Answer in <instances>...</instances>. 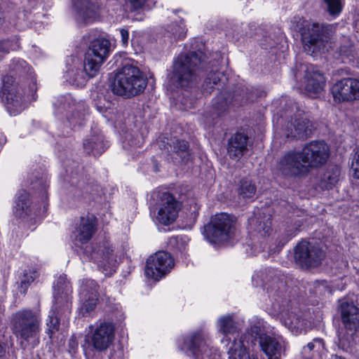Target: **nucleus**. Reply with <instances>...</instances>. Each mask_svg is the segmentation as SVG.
Instances as JSON below:
<instances>
[{"label": "nucleus", "mask_w": 359, "mask_h": 359, "mask_svg": "<svg viewBox=\"0 0 359 359\" xmlns=\"http://www.w3.org/2000/svg\"><path fill=\"white\" fill-rule=\"evenodd\" d=\"M4 22V15L2 12L0 11V25H1Z\"/></svg>", "instance_id": "5fc2aeb1"}, {"label": "nucleus", "mask_w": 359, "mask_h": 359, "mask_svg": "<svg viewBox=\"0 0 359 359\" xmlns=\"http://www.w3.org/2000/svg\"><path fill=\"white\" fill-rule=\"evenodd\" d=\"M47 330L46 333L52 338V335L58 330L59 321L56 316H54V312L48 316L46 320Z\"/></svg>", "instance_id": "de8ad7c7"}, {"label": "nucleus", "mask_w": 359, "mask_h": 359, "mask_svg": "<svg viewBox=\"0 0 359 359\" xmlns=\"http://www.w3.org/2000/svg\"><path fill=\"white\" fill-rule=\"evenodd\" d=\"M259 343L267 359H281L287 348V343L281 336L263 335Z\"/></svg>", "instance_id": "412c9836"}, {"label": "nucleus", "mask_w": 359, "mask_h": 359, "mask_svg": "<svg viewBox=\"0 0 359 359\" xmlns=\"http://www.w3.org/2000/svg\"><path fill=\"white\" fill-rule=\"evenodd\" d=\"M262 276L264 289L273 299L272 309L280 323L294 334L306 331L310 323L303 317V313L299 308L286 299L285 276L273 269H265Z\"/></svg>", "instance_id": "f257e3e1"}, {"label": "nucleus", "mask_w": 359, "mask_h": 359, "mask_svg": "<svg viewBox=\"0 0 359 359\" xmlns=\"http://www.w3.org/2000/svg\"><path fill=\"white\" fill-rule=\"evenodd\" d=\"M36 92V83L32 82L26 92L21 87L16 85L9 86L4 82L2 88L3 100L6 101V106L11 115L16 116L20 114L26 106V97L34 96Z\"/></svg>", "instance_id": "9d476101"}, {"label": "nucleus", "mask_w": 359, "mask_h": 359, "mask_svg": "<svg viewBox=\"0 0 359 359\" xmlns=\"http://www.w3.org/2000/svg\"><path fill=\"white\" fill-rule=\"evenodd\" d=\"M98 285L91 279H84L80 287L81 306L79 313L82 316L89 315L95 308L98 300Z\"/></svg>", "instance_id": "6ab92c4d"}, {"label": "nucleus", "mask_w": 359, "mask_h": 359, "mask_svg": "<svg viewBox=\"0 0 359 359\" xmlns=\"http://www.w3.org/2000/svg\"><path fill=\"white\" fill-rule=\"evenodd\" d=\"M97 108L98 111H100V112H103L102 107L97 106Z\"/></svg>", "instance_id": "4d7b16f0"}, {"label": "nucleus", "mask_w": 359, "mask_h": 359, "mask_svg": "<svg viewBox=\"0 0 359 359\" xmlns=\"http://www.w3.org/2000/svg\"><path fill=\"white\" fill-rule=\"evenodd\" d=\"M301 151L309 170L324 165L330 157V148L324 141H311Z\"/></svg>", "instance_id": "a211bd4d"}, {"label": "nucleus", "mask_w": 359, "mask_h": 359, "mask_svg": "<svg viewBox=\"0 0 359 359\" xmlns=\"http://www.w3.org/2000/svg\"><path fill=\"white\" fill-rule=\"evenodd\" d=\"M262 276L264 289L273 299L272 309L280 323L294 334L306 331L310 323L303 317V313L299 308L286 299L285 276L273 269H265Z\"/></svg>", "instance_id": "f03ea898"}, {"label": "nucleus", "mask_w": 359, "mask_h": 359, "mask_svg": "<svg viewBox=\"0 0 359 359\" xmlns=\"http://www.w3.org/2000/svg\"><path fill=\"white\" fill-rule=\"evenodd\" d=\"M10 68L12 71L19 74L28 73L29 71V67L27 62L20 58L13 59Z\"/></svg>", "instance_id": "a18cd8bd"}, {"label": "nucleus", "mask_w": 359, "mask_h": 359, "mask_svg": "<svg viewBox=\"0 0 359 359\" xmlns=\"http://www.w3.org/2000/svg\"><path fill=\"white\" fill-rule=\"evenodd\" d=\"M277 168L285 176H299L309 171L302 151L297 150L285 153L280 158Z\"/></svg>", "instance_id": "dca6fc26"}, {"label": "nucleus", "mask_w": 359, "mask_h": 359, "mask_svg": "<svg viewBox=\"0 0 359 359\" xmlns=\"http://www.w3.org/2000/svg\"><path fill=\"white\" fill-rule=\"evenodd\" d=\"M230 95L224 93L218 95L215 100L212 110L205 115L207 124H211V121L224 113L229 106Z\"/></svg>", "instance_id": "a878e982"}, {"label": "nucleus", "mask_w": 359, "mask_h": 359, "mask_svg": "<svg viewBox=\"0 0 359 359\" xmlns=\"http://www.w3.org/2000/svg\"><path fill=\"white\" fill-rule=\"evenodd\" d=\"M256 192L255 185L248 179H243L241 181V186L238 194L243 198H251Z\"/></svg>", "instance_id": "ea45409f"}, {"label": "nucleus", "mask_w": 359, "mask_h": 359, "mask_svg": "<svg viewBox=\"0 0 359 359\" xmlns=\"http://www.w3.org/2000/svg\"><path fill=\"white\" fill-rule=\"evenodd\" d=\"M180 209V204L176 198L164 192L161 196L156 219L162 224L168 225L176 219Z\"/></svg>", "instance_id": "aec40b11"}, {"label": "nucleus", "mask_w": 359, "mask_h": 359, "mask_svg": "<svg viewBox=\"0 0 359 359\" xmlns=\"http://www.w3.org/2000/svg\"><path fill=\"white\" fill-rule=\"evenodd\" d=\"M351 171L353 177L359 180V147L353 158Z\"/></svg>", "instance_id": "8fccbe9b"}, {"label": "nucleus", "mask_w": 359, "mask_h": 359, "mask_svg": "<svg viewBox=\"0 0 359 359\" xmlns=\"http://www.w3.org/2000/svg\"><path fill=\"white\" fill-rule=\"evenodd\" d=\"M182 240L183 239H182V237H178L177 236V237H175V238H172L170 242H171V243H172L173 242H175V243H178L179 241L182 242L183 241Z\"/></svg>", "instance_id": "603ef678"}, {"label": "nucleus", "mask_w": 359, "mask_h": 359, "mask_svg": "<svg viewBox=\"0 0 359 359\" xmlns=\"http://www.w3.org/2000/svg\"><path fill=\"white\" fill-rule=\"evenodd\" d=\"M313 130L312 123L301 114H295L280 128V133L287 140L307 139Z\"/></svg>", "instance_id": "2eb2a0df"}, {"label": "nucleus", "mask_w": 359, "mask_h": 359, "mask_svg": "<svg viewBox=\"0 0 359 359\" xmlns=\"http://www.w3.org/2000/svg\"><path fill=\"white\" fill-rule=\"evenodd\" d=\"M120 34L121 37V43L123 46L126 47L128 45L129 42V32L126 29H120Z\"/></svg>", "instance_id": "3c124183"}, {"label": "nucleus", "mask_w": 359, "mask_h": 359, "mask_svg": "<svg viewBox=\"0 0 359 359\" xmlns=\"http://www.w3.org/2000/svg\"><path fill=\"white\" fill-rule=\"evenodd\" d=\"M39 313L30 309H22L15 312L11 318L12 330L17 338L32 347L39 344L40 325Z\"/></svg>", "instance_id": "39448f33"}, {"label": "nucleus", "mask_w": 359, "mask_h": 359, "mask_svg": "<svg viewBox=\"0 0 359 359\" xmlns=\"http://www.w3.org/2000/svg\"><path fill=\"white\" fill-rule=\"evenodd\" d=\"M259 219H262L261 216L259 217L253 216L250 218L249 224L252 230L265 236L266 233H269L271 230L270 218L268 217L266 221H260Z\"/></svg>", "instance_id": "c9c22d12"}, {"label": "nucleus", "mask_w": 359, "mask_h": 359, "mask_svg": "<svg viewBox=\"0 0 359 359\" xmlns=\"http://www.w3.org/2000/svg\"><path fill=\"white\" fill-rule=\"evenodd\" d=\"M107 147L104 142V137L102 135H92L84 140L83 148L88 154L93 156H100Z\"/></svg>", "instance_id": "cd10ccee"}, {"label": "nucleus", "mask_w": 359, "mask_h": 359, "mask_svg": "<svg viewBox=\"0 0 359 359\" xmlns=\"http://www.w3.org/2000/svg\"><path fill=\"white\" fill-rule=\"evenodd\" d=\"M264 327V322L262 319L257 316H254L249 320V327L246 330V332L243 335H245V346L248 350L249 344H255L257 339L260 338L261 332Z\"/></svg>", "instance_id": "bb28decb"}, {"label": "nucleus", "mask_w": 359, "mask_h": 359, "mask_svg": "<svg viewBox=\"0 0 359 359\" xmlns=\"http://www.w3.org/2000/svg\"><path fill=\"white\" fill-rule=\"evenodd\" d=\"M187 29L183 21L180 23L168 25L165 28L164 36L168 37L170 42L177 40H182L185 38Z\"/></svg>", "instance_id": "72a5a7b5"}, {"label": "nucleus", "mask_w": 359, "mask_h": 359, "mask_svg": "<svg viewBox=\"0 0 359 359\" xmlns=\"http://www.w3.org/2000/svg\"><path fill=\"white\" fill-rule=\"evenodd\" d=\"M97 221L94 216L83 217L74 232V239L76 245L88 243L96 231Z\"/></svg>", "instance_id": "5701e85b"}, {"label": "nucleus", "mask_w": 359, "mask_h": 359, "mask_svg": "<svg viewBox=\"0 0 359 359\" xmlns=\"http://www.w3.org/2000/svg\"><path fill=\"white\" fill-rule=\"evenodd\" d=\"M86 76L90 77L86 72L80 69H69L66 72V77L70 83L75 85L78 87H82L86 82Z\"/></svg>", "instance_id": "f704fd0d"}, {"label": "nucleus", "mask_w": 359, "mask_h": 359, "mask_svg": "<svg viewBox=\"0 0 359 359\" xmlns=\"http://www.w3.org/2000/svg\"><path fill=\"white\" fill-rule=\"evenodd\" d=\"M325 257L324 251L317 245L302 241L294 248V260L302 268L319 266Z\"/></svg>", "instance_id": "f8f14e48"}, {"label": "nucleus", "mask_w": 359, "mask_h": 359, "mask_svg": "<svg viewBox=\"0 0 359 359\" xmlns=\"http://www.w3.org/2000/svg\"><path fill=\"white\" fill-rule=\"evenodd\" d=\"M55 287L56 289L55 290L54 297L56 304L64 302L67 309H68L69 295L72 292V288L69 283L65 280V277L61 276L59 278Z\"/></svg>", "instance_id": "7c9ffc66"}, {"label": "nucleus", "mask_w": 359, "mask_h": 359, "mask_svg": "<svg viewBox=\"0 0 359 359\" xmlns=\"http://www.w3.org/2000/svg\"><path fill=\"white\" fill-rule=\"evenodd\" d=\"M203 63L204 55L201 52L180 54L173 62L170 82L175 87H192L198 81Z\"/></svg>", "instance_id": "7ed1b4c3"}, {"label": "nucleus", "mask_w": 359, "mask_h": 359, "mask_svg": "<svg viewBox=\"0 0 359 359\" xmlns=\"http://www.w3.org/2000/svg\"><path fill=\"white\" fill-rule=\"evenodd\" d=\"M305 90L313 95L320 93L324 88L325 79L316 67L309 66L306 70Z\"/></svg>", "instance_id": "b1692460"}, {"label": "nucleus", "mask_w": 359, "mask_h": 359, "mask_svg": "<svg viewBox=\"0 0 359 359\" xmlns=\"http://www.w3.org/2000/svg\"><path fill=\"white\" fill-rule=\"evenodd\" d=\"M348 83V90L351 93V102L359 100V79L345 78Z\"/></svg>", "instance_id": "49530a36"}, {"label": "nucleus", "mask_w": 359, "mask_h": 359, "mask_svg": "<svg viewBox=\"0 0 359 359\" xmlns=\"http://www.w3.org/2000/svg\"><path fill=\"white\" fill-rule=\"evenodd\" d=\"M10 80H11V82H13V80H12V78H9V77H8L6 81V80H4V82H8V85H9V86H11V85H16V86H18V87H20L17 83H9V81H10Z\"/></svg>", "instance_id": "864d4df0"}, {"label": "nucleus", "mask_w": 359, "mask_h": 359, "mask_svg": "<svg viewBox=\"0 0 359 359\" xmlns=\"http://www.w3.org/2000/svg\"><path fill=\"white\" fill-rule=\"evenodd\" d=\"M218 333L223 337L221 343L227 348L229 359H251L245 346V335H241V327L232 314L222 316L216 321Z\"/></svg>", "instance_id": "20e7f679"}, {"label": "nucleus", "mask_w": 359, "mask_h": 359, "mask_svg": "<svg viewBox=\"0 0 359 359\" xmlns=\"http://www.w3.org/2000/svg\"><path fill=\"white\" fill-rule=\"evenodd\" d=\"M147 84V80L139 68L126 65L116 74L111 90L118 95L135 96L142 93Z\"/></svg>", "instance_id": "423d86ee"}, {"label": "nucleus", "mask_w": 359, "mask_h": 359, "mask_svg": "<svg viewBox=\"0 0 359 359\" xmlns=\"http://www.w3.org/2000/svg\"><path fill=\"white\" fill-rule=\"evenodd\" d=\"M20 48L18 39L16 38L12 40L0 41V60H1L5 55L8 54L10 50H17Z\"/></svg>", "instance_id": "79ce46f5"}, {"label": "nucleus", "mask_w": 359, "mask_h": 359, "mask_svg": "<svg viewBox=\"0 0 359 359\" xmlns=\"http://www.w3.org/2000/svg\"><path fill=\"white\" fill-rule=\"evenodd\" d=\"M31 212L29 196L25 190H20L17 194V201L14 208V214L19 217H24Z\"/></svg>", "instance_id": "2f4dec72"}, {"label": "nucleus", "mask_w": 359, "mask_h": 359, "mask_svg": "<svg viewBox=\"0 0 359 359\" xmlns=\"http://www.w3.org/2000/svg\"><path fill=\"white\" fill-rule=\"evenodd\" d=\"M110 52L111 43L108 39L98 38L90 42L84 58V69L90 78L97 74Z\"/></svg>", "instance_id": "6e6552de"}, {"label": "nucleus", "mask_w": 359, "mask_h": 359, "mask_svg": "<svg viewBox=\"0 0 359 359\" xmlns=\"http://www.w3.org/2000/svg\"><path fill=\"white\" fill-rule=\"evenodd\" d=\"M346 79L337 81L332 87L331 92L335 102H351V93L348 90V83Z\"/></svg>", "instance_id": "c756f323"}, {"label": "nucleus", "mask_w": 359, "mask_h": 359, "mask_svg": "<svg viewBox=\"0 0 359 359\" xmlns=\"http://www.w3.org/2000/svg\"><path fill=\"white\" fill-rule=\"evenodd\" d=\"M238 235L236 218L224 212L212 216L204 231L205 238L215 244L229 242L236 238Z\"/></svg>", "instance_id": "0eeeda50"}, {"label": "nucleus", "mask_w": 359, "mask_h": 359, "mask_svg": "<svg viewBox=\"0 0 359 359\" xmlns=\"http://www.w3.org/2000/svg\"><path fill=\"white\" fill-rule=\"evenodd\" d=\"M341 170L337 165L329 166L324 172L320 180V186L323 189H332L339 180Z\"/></svg>", "instance_id": "473e14b6"}, {"label": "nucleus", "mask_w": 359, "mask_h": 359, "mask_svg": "<svg viewBox=\"0 0 359 359\" xmlns=\"http://www.w3.org/2000/svg\"><path fill=\"white\" fill-rule=\"evenodd\" d=\"M113 250L109 246H104L102 249L99 248L97 252H95V258L98 259V256L101 257V259L98 260L99 265L105 266L106 264H111L115 259L113 257Z\"/></svg>", "instance_id": "a19ab883"}, {"label": "nucleus", "mask_w": 359, "mask_h": 359, "mask_svg": "<svg viewBox=\"0 0 359 359\" xmlns=\"http://www.w3.org/2000/svg\"><path fill=\"white\" fill-rule=\"evenodd\" d=\"M327 29L323 25L313 23L302 34V42L305 52L310 55L323 52L325 48Z\"/></svg>", "instance_id": "4468645a"}, {"label": "nucleus", "mask_w": 359, "mask_h": 359, "mask_svg": "<svg viewBox=\"0 0 359 359\" xmlns=\"http://www.w3.org/2000/svg\"><path fill=\"white\" fill-rule=\"evenodd\" d=\"M339 312L341 323L346 331L343 329L338 331L339 344L346 346L349 343L353 333L359 327V309L352 302L346 299L339 300Z\"/></svg>", "instance_id": "1a4fd4ad"}, {"label": "nucleus", "mask_w": 359, "mask_h": 359, "mask_svg": "<svg viewBox=\"0 0 359 359\" xmlns=\"http://www.w3.org/2000/svg\"><path fill=\"white\" fill-rule=\"evenodd\" d=\"M210 342L209 334L204 330H198L183 339L181 349L195 359L210 358V352L213 348L210 347Z\"/></svg>", "instance_id": "9b49d317"}, {"label": "nucleus", "mask_w": 359, "mask_h": 359, "mask_svg": "<svg viewBox=\"0 0 359 359\" xmlns=\"http://www.w3.org/2000/svg\"><path fill=\"white\" fill-rule=\"evenodd\" d=\"M248 137L241 133H236L231 137L228 142L227 151L230 158H240L248 150Z\"/></svg>", "instance_id": "393cba45"}, {"label": "nucleus", "mask_w": 359, "mask_h": 359, "mask_svg": "<svg viewBox=\"0 0 359 359\" xmlns=\"http://www.w3.org/2000/svg\"><path fill=\"white\" fill-rule=\"evenodd\" d=\"M74 7L77 21L91 23L100 17V7L89 0H78Z\"/></svg>", "instance_id": "4be33fe9"}, {"label": "nucleus", "mask_w": 359, "mask_h": 359, "mask_svg": "<svg viewBox=\"0 0 359 359\" xmlns=\"http://www.w3.org/2000/svg\"><path fill=\"white\" fill-rule=\"evenodd\" d=\"M131 11H136L150 6V0H128Z\"/></svg>", "instance_id": "09e8293b"}, {"label": "nucleus", "mask_w": 359, "mask_h": 359, "mask_svg": "<svg viewBox=\"0 0 359 359\" xmlns=\"http://www.w3.org/2000/svg\"><path fill=\"white\" fill-rule=\"evenodd\" d=\"M332 359H345V358H342V357H341V356H339V355H332Z\"/></svg>", "instance_id": "6e6d98bb"}, {"label": "nucleus", "mask_w": 359, "mask_h": 359, "mask_svg": "<svg viewBox=\"0 0 359 359\" xmlns=\"http://www.w3.org/2000/svg\"><path fill=\"white\" fill-rule=\"evenodd\" d=\"M326 9L331 15H338L342 10L343 0H324Z\"/></svg>", "instance_id": "c03bdc74"}, {"label": "nucleus", "mask_w": 359, "mask_h": 359, "mask_svg": "<svg viewBox=\"0 0 359 359\" xmlns=\"http://www.w3.org/2000/svg\"><path fill=\"white\" fill-rule=\"evenodd\" d=\"M38 273L36 270L29 269L25 270L20 276V292L25 294L29 286L30 283H32L34 279L37 277Z\"/></svg>", "instance_id": "58836bf2"}, {"label": "nucleus", "mask_w": 359, "mask_h": 359, "mask_svg": "<svg viewBox=\"0 0 359 359\" xmlns=\"http://www.w3.org/2000/svg\"><path fill=\"white\" fill-rule=\"evenodd\" d=\"M339 54L341 58H346L349 60H351L355 57H358L359 59V52H355L353 45L350 39L348 38H344L343 39V42L339 48Z\"/></svg>", "instance_id": "e433bc0d"}, {"label": "nucleus", "mask_w": 359, "mask_h": 359, "mask_svg": "<svg viewBox=\"0 0 359 359\" xmlns=\"http://www.w3.org/2000/svg\"><path fill=\"white\" fill-rule=\"evenodd\" d=\"M325 350L323 339L316 338L304 346L302 351V359H321Z\"/></svg>", "instance_id": "c85d7f7f"}, {"label": "nucleus", "mask_w": 359, "mask_h": 359, "mask_svg": "<svg viewBox=\"0 0 359 359\" xmlns=\"http://www.w3.org/2000/svg\"><path fill=\"white\" fill-rule=\"evenodd\" d=\"M174 264V259L168 252L159 251L147 259L145 276L149 278L158 280L170 271Z\"/></svg>", "instance_id": "ddd939ff"}, {"label": "nucleus", "mask_w": 359, "mask_h": 359, "mask_svg": "<svg viewBox=\"0 0 359 359\" xmlns=\"http://www.w3.org/2000/svg\"><path fill=\"white\" fill-rule=\"evenodd\" d=\"M115 338V327L112 323L101 322L91 327L89 336L90 344L99 352L106 351L112 344Z\"/></svg>", "instance_id": "f3484780"}, {"label": "nucleus", "mask_w": 359, "mask_h": 359, "mask_svg": "<svg viewBox=\"0 0 359 359\" xmlns=\"http://www.w3.org/2000/svg\"><path fill=\"white\" fill-rule=\"evenodd\" d=\"M172 144H169V147L173 148L174 152L179 156L182 161L185 162L186 156L188 155V143L184 140H172Z\"/></svg>", "instance_id": "37998d69"}, {"label": "nucleus", "mask_w": 359, "mask_h": 359, "mask_svg": "<svg viewBox=\"0 0 359 359\" xmlns=\"http://www.w3.org/2000/svg\"><path fill=\"white\" fill-rule=\"evenodd\" d=\"M224 75L219 72L211 71L208 73L203 84V89L207 93H211L215 86L222 82Z\"/></svg>", "instance_id": "4c0bfd02"}]
</instances>
